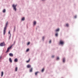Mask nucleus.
Instances as JSON below:
<instances>
[{
    "label": "nucleus",
    "mask_w": 78,
    "mask_h": 78,
    "mask_svg": "<svg viewBox=\"0 0 78 78\" xmlns=\"http://www.w3.org/2000/svg\"><path fill=\"white\" fill-rule=\"evenodd\" d=\"M29 44H30V42H29L27 44V45H29Z\"/></svg>",
    "instance_id": "22"
},
{
    "label": "nucleus",
    "mask_w": 78,
    "mask_h": 78,
    "mask_svg": "<svg viewBox=\"0 0 78 78\" xmlns=\"http://www.w3.org/2000/svg\"><path fill=\"white\" fill-rule=\"evenodd\" d=\"M30 59L29 58V60L27 61V62L28 63V62H30Z\"/></svg>",
    "instance_id": "16"
},
{
    "label": "nucleus",
    "mask_w": 78,
    "mask_h": 78,
    "mask_svg": "<svg viewBox=\"0 0 78 78\" xmlns=\"http://www.w3.org/2000/svg\"><path fill=\"white\" fill-rule=\"evenodd\" d=\"M14 62H18V59L17 58H16L15 59V60H14Z\"/></svg>",
    "instance_id": "6"
},
{
    "label": "nucleus",
    "mask_w": 78,
    "mask_h": 78,
    "mask_svg": "<svg viewBox=\"0 0 78 78\" xmlns=\"http://www.w3.org/2000/svg\"><path fill=\"white\" fill-rule=\"evenodd\" d=\"M9 61L10 62H12V59H11V58H9Z\"/></svg>",
    "instance_id": "8"
},
{
    "label": "nucleus",
    "mask_w": 78,
    "mask_h": 78,
    "mask_svg": "<svg viewBox=\"0 0 78 78\" xmlns=\"http://www.w3.org/2000/svg\"><path fill=\"white\" fill-rule=\"evenodd\" d=\"M17 6V5H15L14 4H13L12 5V7L13 8V9L16 11H17V9H16V7Z\"/></svg>",
    "instance_id": "3"
},
{
    "label": "nucleus",
    "mask_w": 78,
    "mask_h": 78,
    "mask_svg": "<svg viewBox=\"0 0 78 78\" xmlns=\"http://www.w3.org/2000/svg\"><path fill=\"white\" fill-rule=\"evenodd\" d=\"M59 57H57V60H59Z\"/></svg>",
    "instance_id": "27"
},
{
    "label": "nucleus",
    "mask_w": 78,
    "mask_h": 78,
    "mask_svg": "<svg viewBox=\"0 0 78 78\" xmlns=\"http://www.w3.org/2000/svg\"><path fill=\"white\" fill-rule=\"evenodd\" d=\"M9 51V49H8L6 53H8V51Z\"/></svg>",
    "instance_id": "21"
},
{
    "label": "nucleus",
    "mask_w": 78,
    "mask_h": 78,
    "mask_svg": "<svg viewBox=\"0 0 78 78\" xmlns=\"http://www.w3.org/2000/svg\"><path fill=\"white\" fill-rule=\"evenodd\" d=\"M15 71H17V67H16V68H15Z\"/></svg>",
    "instance_id": "19"
},
{
    "label": "nucleus",
    "mask_w": 78,
    "mask_h": 78,
    "mask_svg": "<svg viewBox=\"0 0 78 78\" xmlns=\"http://www.w3.org/2000/svg\"><path fill=\"white\" fill-rule=\"evenodd\" d=\"M25 20V18L23 17L22 18V20Z\"/></svg>",
    "instance_id": "17"
},
{
    "label": "nucleus",
    "mask_w": 78,
    "mask_h": 78,
    "mask_svg": "<svg viewBox=\"0 0 78 78\" xmlns=\"http://www.w3.org/2000/svg\"><path fill=\"white\" fill-rule=\"evenodd\" d=\"M3 72H2L1 73V76L2 77V76H3Z\"/></svg>",
    "instance_id": "10"
},
{
    "label": "nucleus",
    "mask_w": 78,
    "mask_h": 78,
    "mask_svg": "<svg viewBox=\"0 0 78 78\" xmlns=\"http://www.w3.org/2000/svg\"><path fill=\"white\" fill-rule=\"evenodd\" d=\"M59 45H63L64 44V41L62 40H60L59 43Z\"/></svg>",
    "instance_id": "2"
},
{
    "label": "nucleus",
    "mask_w": 78,
    "mask_h": 78,
    "mask_svg": "<svg viewBox=\"0 0 78 78\" xmlns=\"http://www.w3.org/2000/svg\"><path fill=\"white\" fill-rule=\"evenodd\" d=\"M59 31V29H56L55 31Z\"/></svg>",
    "instance_id": "14"
},
{
    "label": "nucleus",
    "mask_w": 78,
    "mask_h": 78,
    "mask_svg": "<svg viewBox=\"0 0 78 78\" xmlns=\"http://www.w3.org/2000/svg\"><path fill=\"white\" fill-rule=\"evenodd\" d=\"M36 21H34V25H36Z\"/></svg>",
    "instance_id": "18"
},
{
    "label": "nucleus",
    "mask_w": 78,
    "mask_h": 78,
    "mask_svg": "<svg viewBox=\"0 0 78 78\" xmlns=\"http://www.w3.org/2000/svg\"><path fill=\"white\" fill-rule=\"evenodd\" d=\"M12 47V46H10L9 47H8L7 48V49H10V48H11Z\"/></svg>",
    "instance_id": "9"
},
{
    "label": "nucleus",
    "mask_w": 78,
    "mask_h": 78,
    "mask_svg": "<svg viewBox=\"0 0 78 78\" xmlns=\"http://www.w3.org/2000/svg\"><path fill=\"white\" fill-rule=\"evenodd\" d=\"M51 40H50V41H49V43H51Z\"/></svg>",
    "instance_id": "29"
},
{
    "label": "nucleus",
    "mask_w": 78,
    "mask_h": 78,
    "mask_svg": "<svg viewBox=\"0 0 78 78\" xmlns=\"http://www.w3.org/2000/svg\"><path fill=\"white\" fill-rule=\"evenodd\" d=\"M30 50V49H27V51H29Z\"/></svg>",
    "instance_id": "24"
},
{
    "label": "nucleus",
    "mask_w": 78,
    "mask_h": 78,
    "mask_svg": "<svg viewBox=\"0 0 78 78\" xmlns=\"http://www.w3.org/2000/svg\"><path fill=\"white\" fill-rule=\"evenodd\" d=\"M8 22H7L6 23V24L4 28V29L3 30V34L4 35H5L6 33V28H7V27H8Z\"/></svg>",
    "instance_id": "1"
},
{
    "label": "nucleus",
    "mask_w": 78,
    "mask_h": 78,
    "mask_svg": "<svg viewBox=\"0 0 78 78\" xmlns=\"http://www.w3.org/2000/svg\"><path fill=\"white\" fill-rule=\"evenodd\" d=\"M63 62H65V58H63Z\"/></svg>",
    "instance_id": "12"
},
{
    "label": "nucleus",
    "mask_w": 78,
    "mask_h": 78,
    "mask_svg": "<svg viewBox=\"0 0 78 78\" xmlns=\"http://www.w3.org/2000/svg\"><path fill=\"white\" fill-rule=\"evenodd\" d=\"M66 27H69V24H66Z\"/></svg>",
    "instance_id": "25"
},
{
    "label": "nucleus",
    "mask_w": 78,
    "mask_h": 78,
    "mask_svg": "<svg viewBox=\"0 0 78 78\" xmlns=\"http://www.w3.org/2000/svg\"><path fill=\"white\" fill-rule=\"evenodd\" d=\"M9 34L10 35H11V33H10V31H9Z\"/></svg>",
    "instance_id": "23"
},
{
    "label": "nucleus",
    "mask_w": 78,
    "mask_h": 78,
    "mask_svg": "<svg viewBox=\"0 0 78 78\" xmlns=\"http://www.w3.org/2000/svg\"><path fill=\"white\" fill-rule=\"evenodd\" d=\"M44 71V68H43L42 70H41V72H43Z\"/></svg>",
    "instance_id": "20"
},
{
    "label": "nucleus",
    "mask_w": 78,
    "mask_h": 78,
    "mask_svg": "<svg viewBox=\"0 0 78 78\" xmlns=\"http://www.w3.org/2000/svg\"><path fill=\"white\" fill-rule=\"evenodd\" d=\"M55 35L56 36H58V34H56Z\"/></svg>",
    "instance_id": "26"
},
{
    "label": "nucleus",
    "mask_w": 78,
    "mask_h": 78,
    "mask_svg": "<svg viewBox=\"0 0 78 78\" xmlns=\"http://www.w3.org/2000/svg\"><path fill=\"white\" fill-rule=\"evenodd\" d=\"M44 37H43V40H44Z\"/></svg>",
    "instance_id": "30"
},
{
    "label": "nucleus",
    "mask_w": 78,
    "mask_h": 78,
    "mask_svg": "<svg viewBox=\"0 0 78 78\" xmlns=\"http://www.w3.org/2000/svg\"><path fill=\"white\" fill-rule=\"evenodd\" d=\"M0 46L1 47H3V46H5V42H3L2 43H1L0 44Z\"/></svg>",
    "instance_id": "4"
},
{
    "label": "nucleus",
    "mask_w": 78,
    "mask_h": 78,
    "mask_svg": "<svg viewBox=\"0 0 78 78\" xmlns=\"http://www.w3.org/2000/svg\"><path fill=\"white\" fill-rule=\"evenodd\" d=\"M27 68H31V65H28L27 66Z\"/></svg>",
    "instance_id": "7"
},
{
    "label": "nucleus",
    "mask_w": 78,
    "mask_h": 78,
    "mask_svg": "<svg viewBox=\"0 0 78 78\" xmlns=\"http://www.w3.org/2000/svg\"><path fill=\"white\" fill-rule=\"evenodd\" d=\"M75 18H76V16H74Z\"/></svg>",
    "instance_id": "31"
},
{
    "label": "nucleus",
    "mask_w": 78,
    "mask_h": 78,
    "mask_svg": "<svg viewBox=\"0 0 78 78\" xmlns=\"http://www.w3.org/2000/svg\"><path fill=\"white\" fill-rule=\"evenodd\" d=\"M11 35H10V36L9 37V39H11Z\"/></svg>",
    "instance_id": "28"
},
{
    "label": "nucleus",
    "mask_w": 78,
    "mask_h": 78,
    "mask_svg": "<svg viewBox=\"0 0 78 78\" xmlns=\"http://www.w3.org/2000/svg\"><path fill=\"white\" fill-rule=\"evenodd\" d=\"M39 73V72H36L35 73V75H37V73Z\"/></svg>",
    "instance_id": "15"
},
{
    "label": "nucleus",
    "mask_w": 78,
    "mask_h": 78,
    "mask_svg": "<svg viewBox=\"0 0 78 78\" xmlns=\"http://www.w3.org/2000/svg\"><path fill=\"white\" fill-rule=\"evenodd\" d=\"M9 55L10 56H11V57H12L13 56V54L12 53H10L9 54Z\"/></svg>",
    "instance_id": "5"
},
{
    "label": "nucleus",
    "mask_w": 78,
    "mask_h": 78,
    "mask_svg": "<svg viewBox=\"0 0 78 78\" xmlns=\"http://www.w3.org/2000/svg\"><path fill=\"white\" fill-rule=\"evenodd\" d=\"M32 70H33V68H31L30 69V72H32Z\"/></svg>",
    "instance_id": "11"
},
{
    "label": "nucleus",
    "mask_w": 78,
    "mask_h": 78,
    "mask_svg": "<svg viewBox=\"0 0 78 78\" xmlns=\"http://www.w3.org/2000/svg\"><path fill=\"white\" fill-rule=\"evenodd\" d=\"M3 12H6V10L5 9H4L3 10Z\"/></svg>",
    "instance_id": "13"
},
{
    "label": "nucleus",
    "mask_w": 78,
    "mask_h": 78,
    "mask_svg": "<svg viewBox=\"0 0 78 78\" xmlns=\"http://www.w3.org/2000/svg\"><path fill=\"white\" fill-rule=\"evenodd\" d=\"M54 57V55H52V58H53Z\"/></svg>",
    "instance_id": "32"
}]
</instances>
